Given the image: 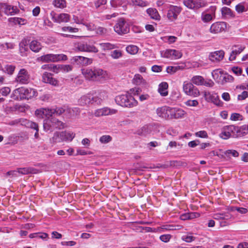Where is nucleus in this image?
Instances as JSON below:
<instances>
[{
    "instance_id": "nucleus-1",
    "label": "nucleus",
    "mask_w": 248,
    "mask_h": 248,
    "mask_svg": "<svg viewBox=\"0 0 248 248\" xmlns=\"http://www.w3.org/2000/svg\"><path fill=\"white\" fill-rule=\"evenodd\" d=\"M82 74L86 79L92 81H101L107 76L106 71L96 68L82 69Z\"/></svg>"
},
{
    "instance_id": "nucleus-2",
    "label": "nucleus",
    "mask_w": 248,
    "mask_h": 248,
    "mask_svg": "<svg viewBox=\"0 0 248 248\" xmlns=\"http://www.w3.org/2000/svg\"><path fill=\"white\" fill-rule=\"evenodd\" d=\"M115 100L118 105L124 107H135L138 103L134 97L127 93L125 94L117 96Z\"/></svg>"
},
{
    "instance_id": "nucleus-3",
    "label": "nucleus",
    "mask_w": 248,
    "mask_h": 248,
    "mask_svg": "<svg viewBox=\"0 0 248 248\" xmlns=\"http://www.w3.org/2000/svg\"><path fill=\"white\" fill-rule=\"evenodd\" d=\"M75 134L67 131L56 132L54 133L53 136L50 139V141L52 143H56L62 141H71L75 138Z\"/></svg>"
},
{
    "instance_id": "nucleus-4",
    "label": "nucleus",
    "mask_w": 248,
    "mask_h": 248,
    "mask_svg": "<svg viewBox=\"0 0 248 248\" xmlns=\"http://www.w3.org/2000/svg\"><path fill=\"white\" fill-rule=\"evenodd\" d=\"M64 127L65 124L55 118H48L44 121L43 128L46 131H52L55 128L61 129Z\"/></svg>"
},
{
    "instance_id": "nucleus-5",
    "label": "nucleus",
    "mask_w": 248,
    "mask_h": 248,
    "mask_svg": "<svg viewBox=\"0 0 248 248\" xmlns=\"http://www.w3.org/2000/svg\"><path fill=\"white\" fill-rule=\"evenodd\" d=\"M114 30L119 35L126 34L129 31V25L124 18H121L117 20Z\"/></svg>"
},
{
    "instance_id": "nucleus-6",
    "label": "nucleus",
    "mask_w": 248,
    "mask_h": 248,
    "mask_svg": "<svg viewBox=\"0 0 248 248\" xmlns=\"http://www.w3.org/2000/svg\"><path fill=\"white\" fill-rule=\"evenodd\" d=\"M67 59V56L63 54H47L43 55L40 57L41 61L46 62H57L60 61H65Z\"/></svg>"
},
{
    "instance_id": "nucleus-7",
    "label": "nucleus",
    "mask_w": 248,
    "mask_h": 248,
    "mask_svg": "<svg viewBox=\"0 0 248 248\" xmlns=\"http://www.w3.org/2000/svg\"><path fill=\"white\" fill-rule=\"evenodd\" d=\"M183 89L184 93L188 95L198 97L200 95V91L197 88L194 86L192 83L185 81L183 85Z\"/></svg>"
},
{
    "instance_id": "nucleus-8",
    "label": "nucleus",
    "mask_w": 248,
    "mask_h": 248,
    "mask_svg": "<svg viewBox=\"0 0 248 248\" xmlns=\"http://www.w3.org/2000/svg\"><path fill=\"white\" fill-rule=\"evenodd\" d=\"M162 57L170 59V60H177L181 58L183 55L182 53L176 49H168L160 52Z\"/></svg>"
},
{
    "instance_id": "nucleus-9",
    "label": "nucleus",
    "mask_w": 248,
    "mask_h": 248,
    "mask_svg": "<svg viewBox=\"0 0 248 248\" xmlns=\"http://www.w3.org/2000/svg\"><path fill=\"white\" fill-rule=\"evenodd\" d=\"M182 7L176 5H170L168 7L167 16L170 21H174L178 18V15L182 12Z\"/></svg>"
},
{
    "instance_id": "nucleus-10",
    "label": "nucleus",
    "mask_w": 248,
    "mask_h": 248,
    "mask_svg": "<svg viewBox=\"0 0 248 248\" xmlns=\"http://www.w3.org/2000/svg\"><path fill=\"white\" fill-rule=\"evenodd\" d=\"M30 76L28 71L24 68L19 70L16 78V81L20 84H25L29 82Z\"/></svg>"
},
{
    "instance_id": "nucleus-11",
    "label": "nucleus",
    "mask_w": 248,
    "mask_h": 248,
    "mask_svg": "<svg viewBox=\"0 0 248 248\" xmlns=\"http://www.w3.org/2000/svg\"><path fill=\"white\" fill-rule=\"evenodd\" d=\"M118 110L116 109L110 108L108 107H104L95 110L94 115L95 117L112 115L116 114Z\"/></svg>"
},
{
    "instance_id": "nucleus-12",
    "label": "nucleus",
    "mask_w": 248,
    "mask_h": 248,
    "mask_svg": "<svg viewBox=\"0 0 248 248\" xmlns=\"http://www.w3.org/2000/svg\"><path fill=\"white\" fill-rule=\"evenodd\" d=\"M52 20L55 22H67L70 19V15L66 13L57 14L53 11L50 13Z\"/></svg>"
},
{
    "instance_id": "nucleus-13",
    "label": "nucleus",
    "mask_w": 248,
    "mask_h": 248,
    "mask_svg": "<svg viewBox=\"0 0 248 248\" xmlns=\"http://www.w3.org/2000/svg\"><path fill=\"white\" fill-rule=\"evenodd\" d=\"M171 107L164 106L159 107L156 109V113L160 118L165 120H170Z\"/></svg>"
},
{
    "instance_id": "nucleus-14",
    "label": "nucleus",
    "mask_w": 248,
    "mask_h": 248,
    "mask_svg": "<svg viewBox=\"0 0 248 248\" xmlns=\"http://www.w3.org/2000/svg\"><path fill=\"white\" fill-rule=\"evenodd\" d=\"M0 12H4L8 16L14 15L19 12V10L16 6H14L5 3L0 4Z\"/></svg>"
},
{
    "instance_id": "nucleus-15",
    "label": "nucleus",
    "mask_w": 248,
    "mask_h": 248,
    "mask_svg": "<svg viewBox=\"0 0 248 248\" xmlns=\"http://www.w3.org/2000/svg\"><path fill=\"white\" fill-rule=\"evenodd\" d=\"M227 29V24L225 22H217L212 24L210 28L212 33L217 34L225 31Z\"/></svg>"
},
{
    "instance_id": "nucleus-16",
    "label": "nucleus",
    "mask_w": 248,
    "mask_h": 248,
    "mask_svg": "<svg viewBox=\"0 0 248 248\" xmlns=\"http://www.w3.org/2000/svg\"><path fill=\"white\" fill-rule=\"evenodd\" d=\"M183 3L190 9H198L204 5L201 0H183Z\"/></svg>"
},
{
    "instance_id": "nucleus-17",
    "label": "nucleus",
    "mask_w": 248,
    "mask_h": 248,
    "mask_svg": "<svg viewBox=\"0 0 248 248\" xmlns=\"http://www.w3.org/2000/svg\"><path fill=\"white\" fill-rule=\"evenodd\" d=\"M73 60L78 64L87 66L92 63L93 59L81 56H76L73 58Z\"/></svg>"
},
{
    "instance_id": "nucleus-18",
    "label": "nucleus",
    "mask_w": 248,
    "mask_h": 248,
    "mask_svg": "<svg viewBox=\"0 0 248 248\" xmlns=\"http://www.w3.org/2000/svg\"><path fill=\"white\" fill-rule=\"evenodd\" d=\"M23 99H29L37 95V92L33 89L21 87Z\"/></svg>"
},
{
    "instance_id": "nucleus-19",
    "label": "nucleus",
    "mask_w": 248,
    "mask_h": 248,
    "mask_svg": "<svg viewBox=\"0 0 248 248\" xmlns=\"http://www.w3.org/2000/svg\"><path fill=\"white\" fill-rule=\"evenodd\" d=\"M186 114L185 111L181 108H171L170 119L182 118Z\"/></svg>"
},
{
    "instance_id": "nucleus-20",
    "label": "nucleus",
    "mask_w": 248,
    "mask_h": 248,
    "mask_svg": "<svg viewBox=\"0 0 248 248\" xmlns=\"http://www.w3.org/2000/svg\"><path fill=\"white\" fill-rule=\"evenodd\" d=\"M78 48L81 51L94 52L98 51V49L93 45H88L86 43H80L78 44Z\"/></svg>"
},
{
    "instance_id": "nucleus-21",
    "label": "nucleus",
    "mask_w": 248,
    "mask_h": 248,
    "mask_svg": "<svg viewBox=\"0 0 248 248\" xmlns=\"http://www.w3.org/2000/svg\"><path fill=\"white\" fill-rule=\"evenodd\" d=\"M42 81L46 83H49L54 86H57L58 82L57 79L52 77V75L48 72H45L42 75Z\"/></svg>"
},
{
    "instance_id": "nucleus-22",
    "label": "nucleus",
    "mask_w": 248,
    "mask_h": 248,
    "mask_svg": "<svg viewBox=\"0 0 248 248\" xmlns=\"http://www.w3.org/2000/svg\"><path fill=\"white\" fill-rule=\"evenodd\" d=\"M245 48L244 46H232V51L229 57V60L234 61L236 59L237 55L240 54Z\"/></svg>"
},
{
    "instance_id": "nucleus-23",
    "label": "nucleus",
    "mask_w": 248,
    "mask_h": 248,
    "mask_svg": "<svg viewBox=\"0 0 248 248\" xmlns=\"http://www.w3.org/2000/svg\"><path fill=\"white\" fill-rule=\"evenodd\" d=\"M224 54V52L223 50L216 51L211 53L209 58L211 61L217 62L223 59Z\"/></svg>"
},
{
    "instance_id": "nucleus-24",
    "label": "nucleus",
    "mask_w": 248,
    "mask_h": 248,
    "mask_svg": "<svg viewBox=\"0 0 248 248\" xmlns=\"http://www.w3.org/2000/svg\"><path fill=\"white\" fill-rule=\"evenodd\" d=\"M211 11L213 12L212 14L202 13L201 18L203 22L207 23L212 20L215 17V12L216 11L215 6H211Z\"/></svg>"
},
{
    "instance_id": "nucleus-25",
    "label": "nucleus",
    "mask_w": 248,
    "mask_h": 248,
    "mask_svg": "<svg viewBox=\"0 0 248 248\" xmlns=\"http://www.w3.org/2000/svg\"><path fill=\"white\" fill-rule=\"evenodd\" d=\"M17 172L18 173L26 175L29 174H37L39 171L33 168L27 167L17 169Z\"/></svg>"
},
{
    "instance_id": "nucleus-26",
    "label": "nucleus",
    "mask_w": 248,
    "mask_h": 248,
    "mask_svg": "<svg viewBox=\"0 0 248 248\" xmlns=\"http://www.w3.org/2000/svg\"><path fill=\"white\" fill-rule=\"evenodd\" d=\"M78 102L80 105L83 106L92 104V94L88 93L82 95L78 99Z\"/></svg>"
},
{
    "instance_id": "nucleus-27",
    "label": "nucleus",
    "mask_w": 248,
    "mask_h": 248,
    "mask_svg": "<svg viewBox=\"0 0 248 248\" xmlns=\"http://www.w3.org/2000/svg\"><path fill=\"white\" fill-rule=\"evenodd\" d=\"M234 128V126L229 125L225 127L222 132L220 134V137L224 139H227L231 136L230 131H232Z\"/></svg>"
},
{
    "instance_id": "nucleus-28",
    "label": "nucleus",
    "mask_w": 248,
    "mask_h": 248,
    "mask_svg": "<svg viewBox=\"0 0 248 248\" xmlns=\"http://www.w3.org/2000/svg\"><path fill=\"white\" fill-rule=\"evenodd\" d=\"M146 12L150 17L155 20H160L161 17L155 8H150L147 9Z\"/></svg>"
},
{
    "instance_id": "nucleus-29",
    "label": "nucleus",
    "mask_w": 248,
    "mask_h": 248,
    "mask_svg": "<svg viewBox=\"0 0 248 248\" xmlns=\"http://www.w3.org/2000/svg\"><path fill=\"white\" fill-rule=\"evenodd\" d=\"M168 84L167 82H162L159 85L158 91L162 96H166L168 94Z\"/></svg>"
},
{
    "instance_id": "nucleus-30",
    "label": "nucleus",
    "mask_w": 248,
    "mask_h": 248,
    "mask_svg": "<svg viewBox=\"0 0 248 248\" xmlns=\"http://www.w3.org/2000/svg\"><path fill=\"white\" fill-rule=\"evenodd\" d=\"M28 41L26 39H23L19 44V51L22 56L25 54L26 52L28 50Z\"/></svg>"
},
{
    "instance_id": "nucleus-31",
    "label": "nucleus",
    "mask_w": 248,
    "mask_h": 248,
    "mask_svg": "<svg viewBox=\"0 0 248 248\" xmlns=\"http://www.w3.org/2000/svg\"><path fill=\"white\" fill-rule=\"evenodd\" d=\"M233 81V78L232 76L227 73H223L218 83L221 85H224L227 83L232 82Z\"/></svg>"
},
{
    "instance_id": "nucleus-32",
    "label": "nucleus",
    "mask_w": 248,
    "mask_h": 248,
    "mask_svg": "<svg viewBox=\"0 0 248 248\" xmlns=\"http://www.w3.org/2000/svg\"><path fill=\"white\" fill-rule=\"evenodd\" d=\"M42 47L41 43L36 40H33L30 44V49L35 52L39 51L41 49Z\"/></svg>"
},
{
    "instance_id": "nucleus-33",
    "label": "nucleus",
    "mask_w": 248,
    "mask_h": 248,
    "mask_svg": "<svg viewBox=\"0 0 248 248\" xmlns=\"http://www.w3.org/2000/svg\"><path fill=\"white\" fill-rule=\"evenodd\" d=\"M221 14L222 16L225 18H230L234 17L233 12L228 7H223L221 9Z\"/></svg>"
},
{
    "instance_id": "nucleus-34",
    "label": "nucleus",
    "mask_w": 248,
    "mask_h": 248,
    "mask_svg": "<svg viewBox=\"0 0 248 248\" xmlns=\"http://www.w3.org/2000/svg\"><path fill=\"white\" fill-rule=\"evenodd\" d=\"M99 45L104 51L110 50L117 48V46L116 45L110 43H99Z\"/></svg>"
},
{
    "instance_id": "nucleus-35",
    "label": "nucleus",
    "mask_w": 248,
    "mask_h": 248,
    "mask_svg": "<svg viewBox=\"0 0 248 248\" xmlns=\"http://www.w3.org/2000/svg\"><path fill=\"white\" fill-rule=\"evenodd\" d=\"M222 156L224 158H228L231 159V156L234 157H238L239 156L238 152L235 150H228L223 153Z\"/></svg>"
},
{
    "instance_id": "nucleus-36",
    "label": "nucleus",
    "mask_w": 248,
    "mask_h": 248,
    "mask_svg": "<svg viewBox=\"0 0 248 248\" xmlns=\"http://www.w3.org/2000/svg\"><path fill=\"white\" fill-rule=\"evenodd\" d=\"M223 73L222 70L217 69L213 71L212 72V76L214 80L218 83Z\"/></svg>"
},
{
    "instance_id": "nucleus-37",
    "label": "nucleus",
    "mask_w": 248,
    "mask_h": 248,
    "mask_svg": "<svg viewBox=\"0 0 248 248\" xmlns=\"http://www.w3.org/2000/svg\"><path fill=\"white\" fill-rule=\"evenodd\" d=\"M11 97L14 100H22L21 88L15 89L12 93Z\"/></svg>"
},
{
    "instance_id": "nucleus-38",
    "label": "nucleus",
    "mask_w": 248,
    "mask_h": 248,
    "mask_svg": "<svg viewBox=\"0 0 248 248\" xmlns=\"http://www.w3.org/2000/svg\"><path fill=\"white\" fill-rule=\"evenodd\" d=\"M23 126H26L28 128H30L31 129L35 130L39 128L38 125L37 124L33 122L32 121H30L27 119H24Z\"/></svg>"
},
{
    "instance_id": "nucleus-39",
    "label": "nucleus",
    "mask_w": 248,
    "mask_h": 248,
    "mask_svg": "<svg viewBox=\"0 0 248 248\" xmlns=\"http://www.w3.org/2000/svg\"><path fill=\"white\" fill-rule=\"evenodd\" d=\"M191 82L196 85H202L204 84V78L201 76H195L191 78Z\"/></svg>"
},
{
    "instance_id": "nucleus-40",
    "label": "nucleus",
    "mask_w": 248,
    "mask_h": 248,
    "mask_svg": "<svg viewBox=\"0 0 248 248\" xmlns=\"http://www.w3.org/2000/svg\"><path fill=\"white\" fill-rule=\"evenodd\" d=\"M182 228V226L180 225L174 226L169 224L163 225L160 227L161 229L167 231L179 230H180Z\"/></svg>"
},
{
    "instance_id": "nucleus-41",
    "label": "nucleus",
    "mask_w": 248,
    "mask_h": 248,
    "mask_svg": "<svg viewBox=\"0 0 248 248\" xmlns=\"http://www.w3.org/2000/svg\"><path fill=\"white\" fill-rule=\"evenodd\" d=\"M162 40L166 43L171 44L175 43L177 40V37L174 36H166L162 37Z\"/></svg>"
},
{
    "instance_id": "nucleus-42",
    "label": "nucleus",
    "mask_w": 248,
    "mask_h": 248,
    "mask_svg": "<svg viewBox=\"0 0 248 248\" xmlns=\"http://www.w3.org/2000/svg\"><path fill=\"white\" fill-rule=\"evenodd\" d=\"M126 51L130 54L135 55L138 52L139 47L135 45H129L126 47Z\"/></svg>"
},
{
    "instance_id": "nucleus-43",
    "label": "nucleus",
    "mask_w": 248,
    "mask_h": 248,
    "mask_svg": "<svg viewBox=\"0 0 248 248\" xmlns=\"http://www.w3.org/2000/svg\"><path fill=\"white\" fill-rule=\"evenodd\" d=\"M183 68L184 67L182 66H168L166 69V71L168 73L173 74L177 71L182 70Z\"/></svg>"
},
{
    "instance_id": "nucleus-44",
    "label": "nucleus",
    "mask_w": 248,
    "mask_h": 248,
    "mask_svg": "<svg viewBox=\"0 0 248 248\" xmlns=\"http://www.w3.org/2000/svg\"><path fill=\"white\" fill-rule=\"evenodd\" d=\"M53 3L55 7L59 8H63L66 6L65 0H54Z\"/></svg>"
},
{
    "instance_id": "nucleus-45",
    "label": "nucleus",
    "mask_w": 248,
    "mask_h": 248,
    "mask_svg": "<svg viewBox=\"0 0 248 248\" xmlns=\"http://www.w3.org/2000/svg\"><path fill=\"white\" fill-rule=\"evenodd\" d=\"M231 217L229 214H216L214 215V218L217 220L228 219Z\"/></svg>"
},
{
    "instance_id": "nucleus-46",
    "label": "nucleus",
    "mask_w": 248,
    "mask_h": 248,
    "mask_svg": "<svg viewBox=\"0 0 248 248\" xmlns=\"http://www.w3.org/2000/svg\"><path fill=\"white\" fill-rule=\"evenodd\" d=\"M110 56L114 59H118L122 57V52L120 50H114L111 52Z\"/></svg>"
},
{
    "instance_id": "nucleus-47",
    "label": "nucleus",
    "mask_w": 248,
    "mask_h": 248,
    "mask_svg": "<svg viewBox=\"0 0 248 248\" xmlns=\"http://www.w3.org/2000/svg\"><path fill=\"white\" fill-rule=\"evenodd\" d=\"M204 96L205 97H208V96H209L210 97H214V100H213V102L216 104V105L217 106H221V102H220V101L219 100L218 98L217 97V96H213L210 93H207V92H205L204 93Z\"/></svg>"
},
{
    "instance_id": "nucleus-48",
    "label": "nucleus",
    "mask_w": 248,
    "mask_h": 248,
    "mask_svg": "<svg viewBox=\"0 0 248 248\" xmlns=\"http://www.w3.org/2000/svg\"><path fill=\"white\" fill-rule=\"evenodd\" d=\"M9 21L20 25H24L26 23V20L24 19L19 17L10 18L9 19Z\"/></svg>"
},
{
    "instance_id": "nucleus-49",
    "label": "nucleus",
    "mask_w": 248,
    "mask_h": 248,
    "mask_svg": "<svg viewBox=\"0 0 248 248\" xmlns=\"http://www.w3.org/2000/svg\"><path fill=\"white\" fill-rule=\"evenodd\" d=\"M131 2L134 5H137L141 7H145L148 5V2L143 1L142 0H131Z\"/></svg>"
},
{
    "instance_id": "nucleus-50",
    "label": "nucleus",
    "mask_w": 248,
    "mask_h": 248,
    "mask_svg": "<svg viewBox=\"0 0 248 248\" xmlns=\"http://www.w3.org/2000/svg\"><path fill=\"white\" fill-rule=\"evenodd\" d=\"M133 80L134 83L137 85H140L144 82L142 77L140 74H136Z\"/></svg>"
},
{
    "instance_id": "nucleus-51",
    "label": "nucleus",
    "mask_w": 248,
    "mask_h": 248,
    "mask_svg": "<svg viewBox=\"0 0 248 248\" xmlns=\"http://www.w3.org/2000/svg\"><path fill=\"white\" fill-rule=\"evenodd\" d=\"M112 140V138L109 135H103L101 136L99 139V141L103 144H106Z\"/></svg>"
},
{
    "instance_id": "nucleus-52",
    "label": "nucleus",
    "mask_w": 248,
    "mask_h": 248,
    "mask_svg": "<svg viewBox=\"0 0 248 248\" xmlns=\"http://www.w3.org/2000/svg\"><path fill=\"white\" fill-rule=\"evenodd\" d=\"M235 9L236 11L239 14L242 13L247 10L243 3H240L236 5Z\"/></svg>"
},
{
    "instance_id": "nucleus-53",
    "label": "nucleus",
    "mask_w": 248,
    "mask_h": 248,
    "mask_svg": "<svg viewBox=\"0 0 248 248\" xmlns=\"http://www.w3.org/2000/svg\"><path fill=\"white\" fill-rule=\"evenodd\" d=\"M82 25L85 26L88 31H92L96 29V27L93 23H88L85 19L83 21V23H82Z\"/></svg>"
},
{
    "instance_id": "nucleus-54",
    "label": "nucleus",
    "mask_w": 248,
    "mask_h": 248,
    "mask_svg": "<svg viewBox=\"0 0 248 248\" xmlns=\"http://www.w3.org/2000/svg\"><path fill=\"white\" fill-rule=\"evenodd\" d=\"M96 32L99 35H105L108 33V30L105 28L99 27L96 29Z\"/></svg>"
},
{
    "instance_id": "nucleus-55",
    "label": "nucleus",
    "mask_w": 248,
    "mask_h": 248,
    "mask_svg": "<svg viewBox=\"0 0 248 248\" xmlns=\"http://www.w3.org/2000/svg\"><path fill=\"white\" fill-rule=\"evenodd\" d=\"M150 133L149 127L147 125L143 126L140 130L138 131V134L141 135H146Z\"/></svg>"
},
{
    "instance_id": "nucleus-56",
    "label": "nucleus",
    "mask_w": 248,
    "mask_h": 248,
    "mask_svg": "<svg viewBox=\"0 0 248 248\" xmlns=\"http://www.w3.org/2000/svg\"><path fill=\"white\" fill-rule=\"evenodd\" d=\"M24 120L23 118H20L18 119H16L13 121H12L9 123V124L10 125H18L20 124L21 125H23L24 123Z\"/></svg>"
},
{
    "instance_id": "nucleus-57",
    "label": "nucleus",
    "mask_w": 248,
    "mask_h": 248,
    "mask_svg": "<svg viewBox=\"0 0 248 248\" xmlns=\"http://www.w3.org/2000/svg\"><path fill=\"white\" fill-rule=\"evenodd\" d=\"M16 67L12 65H6L5 66V70L9 75H12L15 70Z\"/></svg>"
},
{
    "instance_id": "nucleus-58",
    "label": "nucleus",
    "mask_w": 248,
    "mask_h": 248,
    "mask_svg": "<svg viewBox=\"0 0 248 248\" xmlns=\"http://www.w3.org/2000/svg\"><path fill=\"white\" fill-rule=\"evenodd\" d=\"M195 135L197 137L201 138H207L208 136L206 131L204 130H201L195 133Z\"/></svg>"
},
{
    "instance_id": "nucleus-59",
    "label": "nucleus",
    "mask_w": 248,
    "mask_h": 248,
    "mask_svg": "<svg viewBox=\"0 0 248 248\" xmlns=\"http://www.w3.org/2000/svg\"><path fill=\"white\" fill-rule=\"evenodd\" d=\"M185 103L186 106L188 107H197L199 105V102L197 100H188Z\"/></svg>"
},
{
    "instance_id": "nucleus-60",
    "label": "nucleus",
    "mask_w": 248,
    "mask_h": 248,
    "mask_svg": "<svg viewBox=\"0 0 248 248\" xmlns=\"http://www.w3.org/2000/svg\"><path fill=\"white\" fill-rule=\"evenodd\" d=\"M141 92L140 89L139 88L135 87L132 89H131L127 93H129L130 95H138L140 92Z\"/></svg>"
},
{
    "instance_id": "nucleus-61",
    "label": "nucleus",
    "mask_w": 248,
    "mask_h": 248,
    "mask_svg": "<svg viewBox=\"0 0 248 248\" xmlns=\"http://www.w3.org/2000/svg\"><path fill=\"white\" fill-rule=\"evenodd\" d=\"M182 239L186 242L190 243L194 241L195 237L192 235H185L182 237Z\"/></svg>"
},
{
    "instance_id": "nucleus-62",
    "label": "nucleus",
    "mask_w": 248,
    "mask_h": 248,
    "mask_svg": "<svg viewBox=\"0 0 248 248\" xmlns=\"http://www.w3.org/2000/svg\"><path fill=\"white\" fill-rule=\"evenodd\" d=\"M230 119L232 121H238L243 119L242 115L239 113H234L232 114Z\"/></svg>"
},
{
    "instance_id": "nucleus-63",
    "label": "nucleus",
    "mask_w": 248,
    "mask_h": 248,
    "mask_svg": "<svg viewBox=\"0 0 248 248\" xmlns=\"http://www.w3.org/2000/svg\"><path fill=\"white\" fill-rule=\"evenodd\" d=\"M62 31H69L70 32H77L78 31V29L76 28H73L71 27H64L62 28Z\"/></svg>"
},
{
    "instance_id": "nucleus-64",
    "label": "nucleus",
    "mask_w": 248,
    "mask_h": 248,
    "mask_svg": "<svg viewBox=\"0 0 248 248\" xmlns=\"http://www.w3.org/2000/svg\"><path fill=\"white\" fill-rule=\"evenodd\" d=\"M35 114L36 116L43 118L45 116L44 108L37 109L35 111Z\"/></svg>"
}]
</instances>
